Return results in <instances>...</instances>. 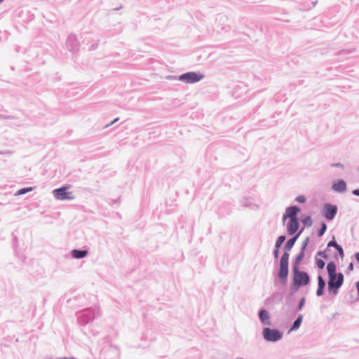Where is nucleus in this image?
Wrapping results in <instances>:
<instances>
[{
	"label": "nucleus",
	"instance_id": "f257e3e1",
	"mask_svg": "<svg viewBox=\"0 0 359 359\" xmlns=\"http://www.w3.org/2000/svg\"><path fill=\"white\" fill-rule=\"evenodd\" d=\"M327 270L329 275L328 289L332 291L334 295L338 293V289L341 286L344 282V276L342 273H336V265L333 262H330L327 265Z\"/></svg>",
	"mask_w": 359,
	"mask_h": 359
},
{
	"label": "nucleus",
	"instance_id": "f03ea898",
	"mask_svg": "<svg viewBox=\"0 0 359 359\" xmlns=\"http://www.w3.org/2000/svg\"><path fill=\"white\" fill-rule=\"evenodd\" d=\"M70 186H65L53 191V195L57 200H72L74 198L73 192L68 191Z\"/></svg>",
	"mask_w": 359,
	"mask_h": 359
},
{
	"label": "nucleus",
	"instance_id": "7ed1b4c3",
	"mask_svg": "<svg viewBox=\"0 0 359 359\" xmlns=\"http://www.w3.org/2000/svg\"><path fill=\"white\" fill-rule=\"evenodd\" d=\"M203 77V74L191 72L182 74L180 80L187 83H194L201 81Z\"/></svg>",
	"mask_w": 359,
	"mask_h": 359
},
{
	"label": "nucleus",
	"instance_id": "20e7f679",
	"mask_svg": "<svg viewBox=\"0 0 359 359\" xmlns=\"http://www.w3.org/2000/svg\"><path fill=\"white\" fill-rule=\"evenodd\" d=\"M294 282L299 287L302 285H307L309 282V275L306 272L300 271L296 269H294Z\"/></svg>",
	"mask_w": 359,
	"mask_h": 359
},
{
	"label": "nucleus",
	"instance_id": "39448f33",
	"mask_svg": "<svg viewBox=\"0 0 359 359\" xmlns=\"http://www.w3.org/2000/svg\"><path fill=\"white\" fill-rule=\"evenodd\" d=\"M263 336L267 341H276L281 339L282 333L277 330L266 327L263 330Z\"/></svg>",
	"mask_w": 359,
	"mask_h": 359
},
{
	"label": "nucleus",
	"instance_id": "423d86ee",
	"mask_svg": "<svg viewBox=\"0 0 359 359\" xmlns=\"http://www.w3.org/2000/svg\"><path fill=\"white\" fill-rule=\"evenodd\" d=\"M337 208L331 204H325L323 207V215L329 220L332 219L337 213Z\"/></svg>",
	"mask_w": 359,
	"mask_h": 359
},
{
	"label": "nucleus",
	"instance_id": "0eeeda50",
	"mask_svg": "<svg viewBox=\"0 0 359 359\" xmlns=\"http://www.w3.org/2000/svg\"><path fill=\"white\" fill-rule=\"evenodd\" d=\"M300 209L297 206L287 208L285 214L283 215V221L285 222L287 218H290V219H297V215Z\"/></svg>",
	"mask_w": 359,
	"mask_h": 359
},
{
	"label": "nucleus",
	"instance_id": "6e6552de",
	"mask_svg": "<svg viewBox=\"0 0 359 359\" xmlns=\"http://www.w3.org/2000/svg\"><path fill=\"white\" fill-rule=\"evenodd\" d=\"M288 233L290 235L294 234L299 229V222L297 219H290L287 225Z\"/></svg>",
	"mask_w": 359,
	"mask_h": 359
},
{
	"label": "nucleus",
	"instance_id": "1a4fd4ad",
	"mask_svg": "<svg viewBox=\"0 0 359 359\" xmlns=\"http://www.w3.org/2000/svg\"><path fill=\"white\" fill-rule=\"evenodd\" d=\"M259 318L262 323L264 325H270V316L269 312L266 310L262 309L259 311Z\"/></svg>",
	"mask_w": 359,
	"mask_h": 359
},
{
	"label": "nucleus",
	"instance_id": "9d476101",
	"mask_svg": "<svg viewBox=\"0 0 359 359\" xmlns=\"http://www.w3.org/2000/svg\"><path fill=\"white\" fill-rule=\"evenodd\" d=\"M332 189L336 191H344L346 189V182L342 180H338L337 182L333 184Z\"/></svg>",
	"mask_w": 359,
	"mask_h": 359
},
{
	"label": "nucleus",
	"instance_id": "9b49d317",
	"mask_svg": "<svg viewBox=\"0 0 359 359\" xmlns=\"http://www.w3.org/2000/svg\"><path fill=\"white\" fill-rule=\"evenodd\" d=\"M288 275V267L280 266L278 277L283 282L285 283Z\"/></svg>",
	"mask_w": 359,
	"mask_h": 359
},
{
	"label": "nucleus",
	"instance_id": "f8f14e48",
	"mask_svg": "<svg viewBox=\"0 0 359 359\" xmlns=\"http://www.w3.org/2000/svg\"><path fill=\"white\" fill-rule=\"evenodd\" d=\"M302 231L298 233L294 237H293L292 238H290V240H288L285 245V249L286 250H290L292 247L293 245H294L297 238L299 237V234L301 233Z\"/></svg>",
	"mask_w": 359,
	"mask_h": 359
},
{
	"label": "nucleus",
	"instance_id": "ddd939ff",
	"mask_svg": "<svg viewBox=\"0 0 359 359\" xmlns=\"http://www.w3.org/2000/svg\"><path fill=\"white\" fill-rule=\"evenodd\" d=\"M73 257L76 259L83 258L88 254L87 250H74L72 252Z\"/></svg>",
	"mask_w": 359,
	"mask_h": 359
},
{
	"label": "nucleus",
	"instance_id": "4468645a",
	"mask_svg": "<svg viewBox=\"0 0 359 359\" xmlns=\"http://www.w3.org/2000/svg\"><path fill=\"white\" fill-rule=\"evenodd\" d=\"M288 260L289 255L287 252H285L280 259V266L288 267Z\"/></svg>",
	"mask_w": 359,
	"mask_h": 359
},
{
	"label": "nucleus",
	"instance_id": "2eb2a0df",
	"mask_svg": "<svg viewBox=\"0 0 359 359\" xmlns=\"http://www.w3.org/2000/svg\"><path fill=\"white\" fill-rule=\"evenodd\" d=\"M285 237L284 236H280L278 237L276 243V248H279L283 243L285 241Z\"/></svg>",
	"mask_w": 359,
	"mask_h": 359
},
{
	"label": "nucleus",
	"instance_id": "dca6fc26",
	"mask_svg": "<svg viewBox=\"0 0 359 359\" xmlns=\"http://www.w3.org/2000/svg\"><path fill=\"white\" fill-rule=\"evenodd\" d=\"M302 320V316H300L293 323L292 329H297L299 327Z\"/></svg>",
	"mask_w": 359,
	"mask_h": 359
},
{
	"label": "nucleus",
	"instance_id": "f3484780",
	"mask_svg": "<svg viewBox=\"0 0 359 359\" xmlns=\"http://www.w3.org/2000/svg\"><path fill=\"white\" fill-rule=\"evenodd\" d=\"M32 190V187L23 188V189H20V190L17 192V194H18V195H22V194H24L27 193V192H29V191H31Z\"/></svg>",
	"mask_w": 359,
	"mask_h": 359
},
{
	"label": "nucleus",
	"instance_id": "a211bd4d",
	"mask_svg": "<svg viewBox=\"0 0 359 359\" xmlns=\"http://www.w3.org/2000/svg\"><path fill=\"white\" fill-rule=\"evenodd\" d=\"M326 229H327V226H326L325 223L322 222L321 229H320V231L318 232V236H322L325 233Z\"/></svg>",
	"mask_w": 359,
	"mask_h": 359
},
{
	"label": "nucleus",
	"instance_id": "6ab92c4d",
	"mask_svg": "<svg viewBox=\"0 0 359 359\" xmlns=\"http://www.w3.org/2000/svg\"><path fill=\"white\" fill-rule=\"evenodd\" d=\"M318 287H325V282L324 281L323 277L321 276H319L318 277Z\"/></svg>",
	"mask_w": 359,
	"mask_h": 359
},
{
	"label": "nucleus",
	"instance_id": "aec40b11",
	"mask_svg": "<svg viewBox=\"0 0 359 359\" xmlns=\"http://www.w3.org/2000/svg\"><path fill=\"white\" fill-rule=\"evenodd\" d=\"M316 265L319 269H323L325 266V262L320 259H316Z\"/></svg>",
	"mask_w": 359,
	"mask_h": 359
},
{
	"label": "nucleus",
	"instance_id": "412c9836",
	"mask_svg": "<svg viewBox=\"0 0 359 359\" xmlns=\"http://www.w3.org/2000/svg\"><path fill=\"white\" fill-rule=\"evenodd\" d=\"M296 200L297 202L302 203H304L306 201V198L304 196H299L298 197H297Z\"/></svg>",
	"mask_w": 359,
	"mask_h": 359
},
{
	"label": "nucleus",
	"instance_id": "4be33fe9",
	"mask_svg": "<svg viewBox=\"0 0 359 359\" xmlns=\"http://www.w3.org/2000/svg\"><path fill=\"white\" fill-rule=\"evenodd\" d=\"M303 223L304 224H308V225H311V218L309 217H305L304 219H303Z\"/></svg>",
	"mask_w": 359,
	"mask_h": 359
},
{
	"label": "nucleus",
	"instance_id": "5701e85b",
	"mask_svg": "<svg viewBox=\"0 0 359 359\" xmlns=\"http://www.w3.org/2000/svg\"><path fill=\"white\" fill-rule=\"evenodd\" d=\"M327 246L336 248L337 246L338 247V244L335 241H331L328 243Z\"/></svg>",
	"mask_w": 359,
	"mask_h": 359
},
{
	"label": "nucleus",
	"instance_id": "b1692460",
	"mask_svg": "<svg viewBox=\"0 0 359 359\" xmlns=\"http://www.w3.org/2000/svg\"><path fill=\"white\" fill-rule=\"evenodd\" d=\"M323 290L324 288L323 287H318V290H317V292H316V294L318 296H321L323 294Z\"/></svg>",
	"mask_w": 359,
	"mask_h": 359
},
{
	"label": "nucleus",
	"instance_id": "393cba45",
	"mask_svg": "<svg viewBox=\"0 0 359 359\" xmlns=\"http://www.w3.org/2000/svg\"><path fill=\"white\" fill-rule=\"evenodd\" d=\"M332 165L333 167H339V168H344L343 165L341 163H340L332 164Z\"/></svg>",
	"mask_w": 359,
	"mask_h": 359
},
{
	"label": "nucleus",
	"instance_id": "a878e982",
	"mask_svg": "<svg viewBox=\"0 0 359 359\" xmlns=\"http://www.w3.org/2000/svg\"><path fill=\"white\" fill-rule=\"evenodd\" d=\"M335 248L337 250V251H338L340 254H342V253H343V249H342V248H341V246H339V245H338V247L337 246Z\"/></svg>",
	"mask_w": 359,
	"mask_h": 359
},
{
	"label": "nucleus",
	"instance_id": "bb28decb",
	"mask_svg": "<svg viewBox=\"0 0 359 359\" xmlns=\"http://www.w3.org/2000/svg\"><path fill=\"white\" fill-rule=\"evenodd\" d=\"M273 254H274L275 257H276V258H277V257H278V248H276V249L274 250Z\"/></svg>",
	"mask_w": 359,
	"mask_h": 359
},
{
	"label": "nucleus",
	"instance_id": "cd10ccee",
	"mask_svg": "<svg viewBox=\"0 0 359 359\" xmlns=\"http://www.w3.org/2000/svg\"><path fill=\"white\" fill-rule=\"evenodd\" d=\"M353 194L355 196H359V189L353 190Z\"/></svg>",
	"mask_w": 359,
	"mask_h": 359
},
{
	"label": "nucleus",
	"instance_id": "c85d7f7f",
	"mask_svg": "<svg viewBox=\"0 0 359 359\" xmlns=\"http://www.w3.org/2000/svg\"><path fill=\"white\" fill-rule=\"evenodd\" d=\"M304 299H302V300L301 301V302H300V304H299V309H302V307L303 306V305H304Z\"/></svg>",
	"mask_w": 359,
	"mask_h": 359
},
{
	"label": "nucleus",
	"instance_id": "c756f323",
	"mask_svg": "<svg viewBox=\"0 0 359 359\" xmlns=\"http://www.w3.org/2000/svg\"><path fill=\"white\" fill-rule=\"evenodd\" d=\"M348 269L351 271L353 269V264L352 263L349 264Z\"/></svg>",
	"mask_w": 359,
	"mask_h": 359
},
{
	"label": "nucleus",
	"instance_id": "7c9ffc66",
	"mask_svg": "<svg viewBox=\"0 0 359 359\" xmlns=\"http://www.w3.org/2000/svg\"><path fill=\"white\" fill-rule=\"evenodd\" d=\"M355 259L358 261V262L359 263V252H357L355 254Z\"/></svg>",
	"mask_w": 359,
	"mask_h": 359
},
{
	"label": "nucleus",
	"instance_id": "2f4dec72",
	"mask_svg": "<svg viewBox=\"0 0 359 359\" xmlns=\"http://www.w3.org/2000/svg\"><path fill=\"white\" fill-rule=\"evenodd\" d=\"M302 259V255H299V256H298V257H297L296 261H297V262H299V261H300Z\"/></svg>",
	"mask_w": 359,
	"mask_h": 359
},
{
	"label": "nucleus",
	"instance_id": "473e14b6",
	"mask_svg": "<svg viewBox=\"0 0 359 359\" xmlns=\"http://www.w3.org/2000/svg\"><path fill=\"white\" fill-rule=\"evenodd\" d=\"M117 120H118V118L114 119V121H112L111 124H112L113 123L116 122Z\"/></svg>",
	"mask_w": 359,
	"mask_h": 359
},
{
	"label": "nucleus",
	"instance_id": "72a5a7b5",
	"mask_svg": "<svg viewBox=\"0 0 359 359\" xmlns=\"http://www.w3.org/2000/svg\"><path fill=\"white\" fill-rule=\"evenodd\" d=\"M4 0H0V3L2 2Z\"/></svg>",
	"mask_w": 359,
	"mask_h": 359
},
{
	"label": "nucleus",
	"instance_id": "f704fd0d",
	"mask_svg": "<svg viewBox=\"0 0 359 359\" xmlns=\"http://www.w3.org/2000/svg\"><path fill=\"white\" fill-rule=\"evenodd\" d=\"M4 0H0V3L2 2Z\"/></svg>",
	"mask_w": 359,
	"mask_h": 359
}]
</instances>
